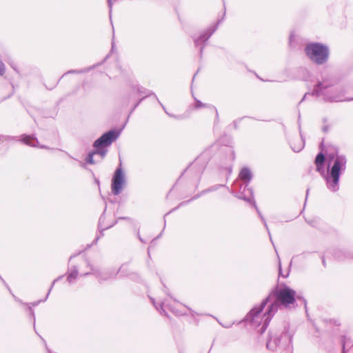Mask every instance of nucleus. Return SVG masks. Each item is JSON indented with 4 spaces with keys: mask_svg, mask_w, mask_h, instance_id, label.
<instances>
[{
    "mask_svg": "<svg viewBox=\"0 0 353 353\" xmlns=\"http://www.w3.org/2000/svg\"><path fill=\"white\" fill-rule=\"evenodd\" d=\"M296 301L301 302L307 310L306 300L299 295L296 296L293 289L285 284L281 287L276 286L259 305L254 307L250 311L244 321L248 326L256 330L257 332L262 334L279 308L290 307Z\"/></svg>",
    "mask_w": 353,
    "mask_h": 353,
    "instance_id": "f257e3e1",
    "label": "nucleus"
},
{
    "mask_svg": "<svg viewBox=\"0 0 353 353\" xmlns=\"http://www.w3.org/2000/svg\"><path fill=\"white\" fill-rule=\"evenodd\" d=\"M327 172L324 174L326 186L329 190L336 192L339 190L341 175L346 170L347 158L339 153L336 148L326 151Z\"/></svg>",
    "mask_w": 353,
    "mask_h": 353,
    "instance_id": "f03ea898",
    "label": "nucleus"
},
{
    "mask_svg": "<svg viewBox=\"0 0 353 353\" xmlns=\"http://www.w3.org/2000/svg\"><path fill=\"white\" fill-rule=\"evenodd\" d=\"M339 82V78L336 74L329 67H323L319 72L317 81L312 91V95L322 97L324 101L331 103L353 101V98L341 99L340 95L332 93L330 88L337 85Z\"/></svg>",
    "mask_w": 353,
    "mask_h": 353,
    "instance_id": "7ed1b4c3",
    "label": "nucleus"
},
{
    "mask_svg": "<svg viewBox=\"0 0 353 353\" xmlns=\"http://www.w3.org/2000/svg\"><path fill=\"white\" fill-rule=\"evenodd\" d=\"M293 332L290 326L285 325L282 330L271 329L266 341L268 350L279 353H291Z\"/></svg>",
    "mask_w": 353,
    "mask_h": 353,
    "instance_id": "20e7f679",
    "label": "nucleus"
},
{
    "mask_svg": "<svg viewBox=\"0 0 353 353\" xmlns=\"http://www.w3.org/2000/svg\"><path fill=\"white\" fill-rule=\"evenodd\" d=\"M119 134L120 131H117L114 129L110 130L103 134L94 142L93 147L94 148V150L88 154L85 159L86 163L89 164L97 163V161L94 159V156L95 154L100 155L101 159H103L108 152V150L105 149V148L110 145L112 143L119 137Z\"/></svg>",
    "mask_w": 353,
    "mask_h": 353,
    "instance_id": "39448f33",
    "label": "nucleus"
},
{
    "mask_svg": "<svg viewBox=\"0 0 353 353\" xmlns=\"http://www.w3.org/2000/svg\"><path fill=\"white\" fill-rule=\"evenodd\" d=\"M304 52L307 57L317 65H323L330 58L329 47L319 42H311L304 48Z\"/></svg>",
    "mask_w": 353,
    "mask_h": 353,
    "instance_id": "423d86ee",
    "label": "nucleus"
},
{
    "mask_svg": "<svg viewBox=\"0 0 353 353\" xmlns=\"http://www.w3.org/2000/svg\"><path fill=\"white\" fill-rule=\"evenodd\" d=\"M85 262L87 265L90 268V272L81 274V276H86L90 274H93L95 276L99 283L115 279L119 272H123V269L125 267V265H121L119 269L112 268L103 270H100L99 269L94 268L92 265H90L88 260L86 259Z\"/></svg>",
    "mask_w": 353,
    "mask_h": 353,
    "instance_id": "0eeeda50",
    "label": "nucleus"
},
{
    "mask_svg": "<svg viewBox=\"0 0 353 353\" xmlns=\"http://www.w3.org/2000/svg\"><path fill=\"white\" fill-rule=\"evenodd\" d=\"M223 16H225V13L223 14ZM223 20V18L218 20L216 23L209 26L207 29L202 31L198 37H192L194 46L199 49L200 59H202L203 57V50L208 43V41L218 29L219 24L222 22Z\"/></svg>",
    "mask_w": 353,
    "mask_h": 353,
    "instance_id": "6e6552de",
    "label": "nucleus"
},
{
    "mask_svg": "<svg viewBox=\"0 0 353 353\" xmlns=\"http://www.w3.org/2000/svg\"><path fill=\"white\" fill-rule=\"evenodd\" d=\"M223 156L219 162V170L222 172L225 171V181H228L232 172L233 163L235 159V152L233 147L229 146L221 149Z\"/></svg>",
    "mask_w": 353,
    "mask_h": 353,
    "instance_id": "1a4fd4ad",
    "label": "nucleus"
},
{
    "mask_svg": "<svg viewBox=\"0 0 353 353\" xmlns=\"http://www.w3.org/2000/svg\"><path fill=\"white\" fill-rule=\"evenodd\" d=\"M249 184L250 183H240L239 181H235L234 185L239 186V190L236 191L235 190L229 189V192L238 199L245 201L250 203L254 201V199L253 190L251 188L249 187Z\"/></svg>",
    "mask_w": 353,
    "mask_h": 353,
    "instance_id": "9d476101",
    "label": "nucleus"
},
{
    "mask_svg": "<svg viewBox=\"0 0 353 353\" xmlns=\"http://www.w3.org/2000/svg\"><path fill=\"white\" fill-rule=\"evenodd\" d=\"M125 183V174L121 164L118 167L113 174L111 183L112 192L114 195H119L123 190Z\"/></svg>",
    "mask_w": 353,
    "mask_h": 353,
    "instance_id": "9b49d317",
    "label": "nucleus"
},
{
    "mask_svg": "<svg viewBox=\"0 0 353 353\" xmlns=\"http://www.w3.org/2000/svg\"><path fill=\"white\" fill-rule=\"evenodd\" d=\"M150 300L157 310L165 316H168V314L165 310L164 307L168 308L173 314L176 316H185L188 314V313H187V312H185L184 310L178 309L175 305L169 303L166 299L159 303H157L155 299L152 297H150Z\"/></svg>",
    "mask_w": 353,
    "mask_h": 353,
    "instance_id": "f8f14e48",
    "label": "nucleus"
},
{
    "mask_svg": "<svg viewBox=\"0 0 353 353\" xmlns=\"http://www.w3.org/2000/svg\"><path fill=\"white\" fill-rule=\"evenodd\" d=\"M21 137V141L28 145H30L31 147L49 149L47 146L44 145H39L38 139L34 136L22 134Z\"/></svg>",
    "mask_w": 353,
    "mask_h": 353,
    "instance_id": "ddd939ff",
    "label": "nucleus"
},
{
    "mask_svg": "<svg viewBox=\"0 0 353 353\" xmlns=\"http://www.w3.org/2000/svg\"><path fill=\"white\" fill-rule=\"evenodd\" d=\"M105 210H106V207L104 209V211L103 212V214L101 215L99 219V224H98V228L99 230H100V233H101V235L100 236H98L95 238V239L94 240L92 244H96L97 243V241H99V238L102 236H103V232L110 228H111L112 226H113L114 224H116L117 223V220H116L113 224L110 225H108V226H104L103 227V222L105 219Z\"/></svg>",
    "mask_w": 353,
    "mask_h": 353,
    "instance_id": "4468645a",
    "label": "nucleus"
},
{
    "mask_svg": "<svg viewBox=\"0 0 353 353\" xmlns=\"http://www.w3.org/2000/svg\"><path fill=\"white\" fill-rule=\"evenodd\" d=\"M326 160V154L319 152L315 157L314 163L316 166V170L321 174H325L324 163Z\"/></svg>",
    "mask_w": 353,
    "mask_h": 353,
    "instance_id": "2eb2a0df",
    "label": "nucleus"
},
{
    "mask_svg": "<svg viewBox=\"0 0 353 353\" xmlns=\"http://www.w3.org/2000/svg\"><path fill=\"white\" fill-rule=\"evenodd\" d=\"M201 108H207L215 114L214 123H216L219 121V112L216 107L213 105L202 103L200 100L195 99L194 108L199 109Z\"/></svg>",
    "mask_w": 353,
    "mask_h": 353,
    "instance_id": "dca6fc26",
    "label": "nucleus"
},
{
    "mask_svg": "<svg viewBox=\"0 0 353 353\" xmlns=\"http://www.w3.org/2000/svg\"><path fill=\"white\" fill-rule=\"evenodd\" d=\"M332 255L333 257L339 261H342L347 259L352 258L353 256V254L347 250L340 249L334 250Z\"/></svg>",
    "mask_w": 353,
    "mask_h": 353,
    "instance_id": "f3484780",
    "label": "nucleus"
},
{
    "mask_svg": "<svg viewBox=\"0 0 353 353\" xmlns=\"http://www.w3.org/2000/svg\"><path fill=\"white\" fill-rule=\"evenodd\" d=\"M253 177L252 173L248 167L243 168L239 174V178L242 183H250Z\"/></svg>",
    "mask_w": 353,
    "mask_h": 353,
    "instance_id": "a211bd4d",
    "label": "nucleus"
},
{
    "mask_svg": "<svg viewBox=\"0 0 353 353\" xmlns=\"http://www.w3.org/2000/svg\"><path fill=\"white\" fill-rule=\"evenodd\" d=\"M109 57H110V55L108 54L104 58V59L101 61V64H102L103 62H105L108 59ZM99 65H100V63H99ZM97 65H99V64L93 65L92 66H90V67H88V68H83V69H81V70H68L66 72H65L59 79H61L64 76H65L67 74H82V73L88 72L90 71L91 70L94 69V68H96ZM59 81L60 80H59L57 81V84L59 83Z\"/></svg>",
    "mask_w": 353,
    "mask_h": 353,
    "instance_id": "6ab92c4d",
    "label": "nucleus"
},
{
    "mask_svg": "<svg viewBox=\"0 0 353 353\" xmlns=\"http://www.w3.org/2000/svg\"><path fill=\"white\" fill-rule=\"evenodd\" d=\"M199 161H200L199 159H196L195 161L193 163H192L190 165V167L185 170L188 172H190V171L195 170V174L198 179V181L200 180L201 176L202 173L203 172V170L205 168V163H203L201 165H200L198 168H196V166L199 164Z\"/></svg>",
    "mask_w": 353,
    "mask_h": 353,
    "instance_id": "aec40b11",
    "label": "nucleus"
},
{
    "mask_svg": "<svg viewBox=\"0 0 353 353\" xmlns=\"http://www.w3.org/2000/svg\"><path fill=\"white\" fill-rule=\"evenodd\" d=\"M66 274L68 282L70 284L73 283L79 275V270L77 266L73 265L70 268H68Z\"/></svg>",
    "mask_w": 353,
    "mask_h": 353,
    "instance_id": "412c9836",
    "label": "nucleus"
},
{
    "mask_svg": "<svg viewBox=\"0 0 353 353\" xmlns=\"http://www.w3.org/2000/svg\"><path fill=\"white\" fill-rule=\"evenodd\" d=\"M298 123H299V132L301 137V141L298 144V145H291V148L292 150L295 152H300L304 147V140L303 139L302 134H301V113L299 112V118H298Z\"/></svg>",
    "mask_w": 353,
    "mask_h": 353,
    "instance_id": "4be33fe9",
    "label": "nucleus"
},
{
    "mask_svg": "<svg viewBox=\"0 0 353 353\" xmlns=\"http://www.w3.org/2000/svg\"><path fill=\"white\" fill-rule=\"evenodd\" d=\"M10 293L13 296V297H14V300L16 301H17L18 303H21L23 305H26L27 306V310L29 312L30 316L32 318L34 327H35V315H34V311L32 309V307L30 305H29L28 303H23L21 300H20L18 298H17L12 294V291L10 292Z\"/></svg>",
    "mask_w": 353,
    "mask_h": 353,
    "instance_id": "5701e85b",
    "label": "nucleus"
},
{
    "mask_svg": "<svg viewBox=\"0 0 353 353\" xmlns=\"http://www.w3.org/2000/svg\"><path fill=\"white\" fill-rule=\"evenodd\" d=\"M137 86V88L136 92L139 93L140 96L144 94L145 96H143V97H145V99L148 97L153 95L154 97V98L156 99V100H158V97H157L155 93L153 92L152 91L148 90H147L143 87H141L138 85Z\"/></svg>",
    "mask_w": 353,
    "mask_h": 353,
    "instance_id": "b1692460",
    "label": "nucleus"
},
{
    "mask_svg": "<svg viewBox=\"0 0 353 353\" xmlns=\"http://www.w3.org/2000/svg\"><path fill=\"white\" fill-rule=\"evenodd\" d=\"M254 207V208L256 209L259 216H260L261 221H263V224H264V226L265 227L267 231H268V233L269 234V236H270V241L272 242V236H271V234H270V232L268 229V225H267V223L265 221V218L263 217V216L261 214V212L259 211L256 204V202L255 201H252V203H250Z\"/></svg>",
    "mask_w": 353,
    "mask_h": 353,
    "instance_id": "393cba45",
    "label": "nucleus"
},
{
    "mask_svg": "<svg viewBox=\"0 0 353 353\" xmlns=\"http://www.w3.org/2000/svg\"><path fill=\"white\" fill-rule=\"evenodd\" d=\"M201 196H203V195H202L201 192H200L199 193H198L197 194H196L195 196L192 197L190 200H188V201H183L181 203H179V205L178 206H176V208L172 209L168 213L166 214V215L170 214V213H171V212H174V211H175L176 210H177L180 207L187 205L188 203H189L192 201H194V200H196V199H199Z\"/></svg>",
    "mask_w": 353,
    "mask_h": 353,
    "instance_id": "a878e982",
    "label": "nucleus"
},
{
    "mask_svg": "<svg viewBox=\"0 0 353 353\" xmlns=\"http://www.w3.org/2000/svg\"><path fill=\"white\" fill-rule=\"evenodd\" d=\"M137 88V85H134L132 88V91L130 92V93L128 95V101H134L141 97L139 93L136 92Z\"/></svg>",
    "mask_w": 353,
    "mask_h": 353,
    "instance_id": "bb28decb",
    "label": "nucleus"
},
{
    "mask_svg": "<svg viewBox=\"0 0 353 353\" xmlns=\"http://www.w3.org/2000/svg\"><path fill=\"white\" fill-rule=\"evenodd\" d=\"M158 103L160 104V105L162 107L165 112L170 117H172L175 119H184V117L183 115H176V114H172L167 112L165 107L161 103V102L158 99L157 100Z\"/></svg>",
    "mask_w": 353,
    "mask_h": 353,
    "instance_id": "cd10ccee",
    "label": "nucleus"
},
{
    "mask_svg": "<svg viewBox=\"0 0 353 353\" xmlns=\"http://www.w3.org/2000/svg\"><path fill=\"white\" fill-rule=\"evenodd\" d=\"M305 221L311 226L316 228L319 225V219L317 218L305 219Z\"/></svg>",
    "mask_w": 353,
    "mask_h": 353,
    "instance_id": "c85d7f7f",
    "label": "nucleus"
},
{
    "mask_svg": "<svg viewBox=\"0 0 353 353\" xmlns=\"http://www.w3.org/2000/svg\"><path fill=\"white\" fill-rule=\"evenodd\" d=\"M225 187L229 190V188L225 184H216L209 187L210 192H214L220 189L221 188Z\"/></svg>",
    "mask_w": 353,
    "mask_h": 353,
    "instance_id": "c756f323",
    "label": "nucleus"
},
{
    "mask_svg": "<svg viewBox=\"0 0 353 353\" xmlns=\"http://www.w3.org/2000/svg\"><path fill=\"white\" fill-rule=\"evenodd\" d=\"M173 300H174V301H175L178 305H181V303H179L178 301H176V299H173ZM181 305H182L183 307L186 308V309H187V310H188V311H189L190 314L192 316H193V317H194V316H195L196 315H197V316H198V315H199V314L196 313L195 311H194L192 308L189 307L188 306H187V305H183V304H181Z\"/></svg>",
    "mask_w": 353,
    "mask_h": 353,
    "instance_id": "7c9ffc66",
    "label": "nucleus"
},
{
    "mask_svg": "<svg viewBox=\"0 0 353 353\" xmlns=\"http://www.w3.org/2000/svg\"><path fill=\"white\" fill-rule=\"evenodd\" d=\"M121 265H125V267L123 269V273L122 272H119V274H120V276H130V272H129V270H128V264L123 263Z\"/></svg>",
    "mask_w": 353,
    "mask_h": 353,
    "instance_id": "2f4dec72",
    "label": "nucleus"
},
{
    "mask_svg": "<svg viewBox=\"0 0 353 353\" xmlns=\"http://www.w3.org/2000/svg\"><path fill=\"white\" fill-rule=\"evenodd\" d=\"M63 277V276H59V277H57L56 279H54V280L52 281V284H51V286H50V289H49V290H48V293H47V295L46 296V299H48V296H49V294H50V292H51L52 289L53 288V287H54V285L55 283H56L57 281H59L60 279H61Z\"/></svg>",
    "mask_w": 353,
    "mask_h": 353,
    "instance_id": "473e14b6",
    "label": "nucleus"
},
{
    "mask_svg": "<svg viewBox=\"0 0 353 353\" xmlns=\"http://www.w3.org/2000/svg\"><path fill=\"white\" fill-rule=\"evenodd\" d=\"M117 0H108V5L109 8V16L110 19H111L112 17V5L113 3L115 2Z\"/></svg>",
    "mask_w": 353,
    "mask_h": 353,
    "instance_id": "72a5a7b5",
    "label": "nucleus"
},
{
    "mask_svg": "<svg viewBox=\"0 0 353 353\" xmlns=\"http://www.w3.org/2000/svg\"><path fill=\"white\" fill-rule=\"evenodd\" d=\"M279 274L280 276H283V278H287L289 275V270H288L285 274H283L281 261L279 263Z\"/></svg>",
    "mask_w": 353,
    "mask_h": 353,
    "instance_id": "f704fd0d",
    "label": "nucleus"
},
{
    "mask_svg": "<svg viewBox=\"0 0 353 353\" xmlns=\"http://www.w3.org/2000/svg\"><path fill=\"white\" fill-rule=\"evenodd\" d=\"M143 99H145V97H140L138 99L137 102L134 105L133 108H132L130 114H132L135 110V109L138 107V105L142 102Z\"/></svg>",
    "mask_w": 353,
    "mask_h": 353,
    "instance_id": "c9c22d12",
    "label": "nucleus"
},
{
    "mask_svg": "<svg viewBox=\"0 0 353 353\" xmlns=\"http://www.w3.org/2000/svg\"><path fill=\"white\" fill-rule=\"evenodd\" d=\"M143 99H145V97H140L138 99L137 102L134 105L133 108H132L130 114H132L135 110V109L138 107V105L142 102Z\"/></svg>",
    "mask_w": 353,
    "mask_h": 353,
    "instance_id": "e433bc0d",
    "label": "nucleus"
},
{
    "mask_svg": "<svg viewBox=\"0 0 353 353\" xmlns=\"http://www.w3.org/2000/svg\"><path fill=\"white\" fill-rule=\"evenodd\" d=\"M346 338L345 336H343L341 338V343H342V348H343V353H345V345H346Z\"/></svg>",
    "mask_w": 353,
    "mask_h": 353,
    "instance_id": "4c0bfd02",
    "label": "nucleus"
},
{
    "mask_svg": "<svg viewBox=\"0 0 353 353\" xmlns=\"http://www.w3.org/2000/svg\"><path fill=\"white\" fill-rule=\"evenodd\" d=\"M47 299H46V298L43 300H39L37 301H34V302H32V303H28L29 305H30L32 307H35V306H37L41 302H45Z\"/></svg>",
    "mask_w": 353,
    "mask_h": 353,
    "instance_id": "58836bf2",
    "label": "nucleus"
},
{
    "mask_svg": "<svg viewBox=\"0 0 353 353\" xmlns=\"http://www.w3.org/2000/svg\"><path fill=\"white\" fill-rule=\"evenodd\" d=\"M5 72V65L2 61L0 59V76L3 75Z\"/></svg>",
    "mask_w": 353,
    "mask_h": 353,
    "instance_id": "ea45409f",
    "label": "nucleus"
},
{
    "mask_svg": "<svg viewBox=\"0 0 353 353\" xmlns=\"http://www.w3.org/2000/svg\"><path fill=\"white\" fill-rule=\"evenodd\" d=\"M241 119H242V118L239 119L235 120V121H233V125H234V129H236V130L238 129L239 123V122L241 121Z\"/></svg>",
    "mask_w": 353,
    "mask_h": 353,
    "instance_id": "a19ab883",
    "label": "nucleus"
},
{
    "mask_svg": "<svg viewBox=\"0 0 353 353\" xmlns=\"http://www.w3.org/2000/svg\"><path fill=\"white\" fill-rule=\"evenodd\" d=\"M309 192H310V188H307L306 190V195H305V203H304V207L306 205V202H307V197H308V195H309Z\"/></svg>",
    "mask_w": 353,
    "mask_h": 353,
    "instance_id": "79ce46f5",
    "label": "nucleus"
},
{
    "mask_svg": "<svg viewBox=\"0 0 353 353\" xmlns=\"http://www.w3.org/2000/svg\"><path fill=\"white\" fill-rule=\"evenodd\" d=\"M201 192L202 195H204V194H205L207 193H210V189L208 188H206V189L202 190Z\"/></svg>",
    "mask_w": 353,
    "mask_h": 353,
    "instance_id": "37998d69",
    "label": "nucleus"
},
{
    "mask_svg": "<svg viewBox=\"0 0 353 353\" xmlns=\"http://www.w3.org/2000/svg\"><path fill=\"white\" fill-rule=\"evenodd\" d=\"M118 219L131 221V219L130 217H128V216L119 217Z\"/></svg>",
    "mask_w": 353,
    "mask_h": 353,
    "instance_id": "c03bdc74",
    "label": "nucleus"
},
{
    "mask_svg": "<svg viewBox=\"0 0 353 353\" xmlns=\"http://www.w3.org/2000/svg\"><path fill=\"white\" fill-rule=\"evenodd\" d=\"M307 94H311L312 95V92L311 93H309V92L308 93H305V95L303 96V97L302 98L301 101L299 102V103H301L302 101H303L304 100H305V97H306V96Z\"/></svg>",
    "mask_w": 353,
    "mask_h": 353,
    "instance_id": "a18cd8bd",
    "label": "nucleus"
},
{
    "mask_svg": "<svg viewBox=\"0 0 353 353\" xmlns=\"http://www.w3.org/2000/svg\"><path fill=\"white\" fill-rule=\"evenodd\" d=\"M138 238L140 240V241H141L142 243H146V241L143 240V239H142L139 234V233H138Z\"/></svg>",
    "mask_w": 353,
    "mask_h": 353,
    "instance_id": "49530a36",
    "label": "nucleus"
},
{
    "mask_svg": "<svg viewBox=\"0 0 353 353\" xmlns=\"http://www.w3.org/2000/svg\"><path fill=\"white\" fill-rule=\"evenodd\" d=\"M322 263H323V266L325 267L326 264H325V261L324 257H322Z\"/></svg>",
    "mask_w": 353,
    "mask_h": 353,
    "instance_id": "de8ad7c7",
    "label": "nucleus"
},
{
    "mask_svg": "<svg viewBox=\"0 0 353 353\" xmlns=\"http://www.w3.org/2000/svg\"><path fill=\"white\" fill-rule=\"evenodd\" d=\"M114 46H115V43H114V42L112 41V50H114Z\"/></svg>",
    "mask_w": 353,
    "mask_h": 353,
    "instance_id": "09e8293b",
    "label": "nucleus"
},
{
    "mask_svg": "<svg viewBox=\"0 0 353 353\" xmlns=\"http://www.w3.org/2000/svg\"><path fill=\"white\" fill-rule=\"evenodd\" d=\"M74 256H75V255H72V256L70 257V261L72 258H74Z\"/></svg>",
    "mask_w": 353,
    "mask_h": 353,
    "instance_id": "8fccbe9b",
    "label": "nucleus"
},
{
    "mask_svg": "<svg viewBox=\"0 0 353 353\" xmlns=\"http://www.w3.org/2000/svg\"><path fill=\"white\" fill-rule=\"evenodd\" d=\"M81 165L83 168H85V164H83V163H81Z\"/></svg>",
    "mask_w": 353,
    "mask_h": 353,
    "instance_id": "3c124183",
    "label": "nucleus"
},
{
    "mask_svg": "<svg viewBox=\"0 0 353 353\" xmlns=\"http://www.w3.org/2000/svg\"><path fill=\"white\" fill-rule=\"evenodd\" d=\"M95 181H96V183H97L98 185H99V181L98 179H96Z\"/></svg>",
    "mask_w": 353,
    "mask_h": 353,
    "instance_id": "603ef678",
    "label": "nucleus"
},
{
    "mask_svg": "<svg viewBox=\"0 0 353 353\" xmlns=\"http://www.w3.org/2000/svg\"><path fill=\"white\" fill-rule=\"evenodd\" d=\"M224 327H230V325H227V324H225Z\"/></svg>",
    "mask_w": 353,
    "mask_h": 353,
    "instance_id": "864d4df0",
    "label": "nucleus"
},
{
    "mask_svg": "<svg viewBox=\"0 0 353 353\" xmlns=\"http://www.w3.org/2000/svg\"><path fill=\"white\" fill-rule=\"evenodd\" d=\"M224 327H230V325H227V324H225Z\"/></svg>",
    "mask_w": 353,
    "mask_h": 353,
    "instance_id": "5fc2aeb1",
    "label": "nucleus"
},
{
    "mask_svg": "<svg viewBox=\"0 0 353 353\" xmlns=\"http://www.w3.org/2000/svg\"><path fill=\"white\" fill-rule=\"evenodd\" d=\"M161 234H160L159 236H157V239L159 238Z\"/></svg>",
    "mask_w": 353,
    "mask_h": 353,
    "instance_id": "6e6d98bb",
    "label": "nucleus"
},
{
    "mask_svg": "<svg viewBox=\"0 0 353 353\" xmlns=\"http://www.w3.org/2000/svg\"><path fill=\"white\" fill-rule=\"evenodd\" d=\"M165 293L168 294V296H170V294H168L167 292H165Z\"/></svg>",
    "mask_w": 353,
    "mask_h": 353,
    "instance_id": "4d7b16f0",
    "label": "nucleus"
},
{
    "mask_svg": "<svg viewBox=\"0 0 353 353\" xmlns=\"http://www.w3.org/2000/svg\"><path fill=\"white\" fill-rule=\"evenodd\" d=\"M352 259H353V256H352Z\"/></svg>",
    "mask_w": 353,
    "mask_h": 353,
    "instance_id": "13d9d810",
    "label": "nucleus"
}]
</instances>
